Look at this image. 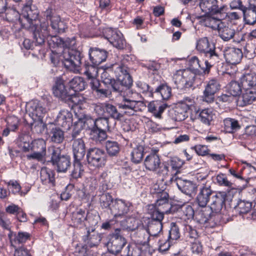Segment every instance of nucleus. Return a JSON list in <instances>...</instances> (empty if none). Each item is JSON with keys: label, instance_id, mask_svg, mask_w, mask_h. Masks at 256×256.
<instances>
[{"label": "nucleus", "instance_id": "1", "mask_svg": "<svg viewBox=\"0 0 256 256\" xmlns=\"http://www.w3.org/2000/svg\"><path fill=\"white\" fill-rule=\"evenodd\" d=\"M76 44L74 37L72 38H66L63 39L62 47L64 48L60 54V59L64 67L74 73L80 72L82 64V55L81 52L74 48Z\"/></svg>", "mask_w": 256, "mask_h": 256}, {"label": "nucleus", "instance_id": "2", "mask_svg": "<svg viewBox=\"0 0 256 256\" xmlns=\"http://www.w3.org/2000/svg\"><path fill=\"white\" fill-rule=\"evenodd\" d=\"M122 96L121 102L118 104V107L123 110L124 112L128 116L134 115V114L141 110L143 102L141 100L140 94L136 92H133L130 88L123 92H116Z\"/></svg>", "mask_w": 256, "mask_h": 256}, {"label": "nucleus", "instance_id": "3", "mask_svg": "<svg viewBox=\"0 0 256 256\" xmlns=\"http://www.w3.org/2000/svg\"><path fill=\"white\" fill-rule=\"evenodd\" d=\"M172 80L178 88H189L198 86L202 82L199 76L189 69L176 70L174 74Z\"/></svg>", "mask_w": 256, "mask_h": 256}, {"label": "nucleus", "instance_id": "4", "mask_svg": "<svg viewBox=\"0 0 256 256\" xmlns=\"http://www.w3.org/2000/svg\"><path fill=\"white\" fill-rule=\"evenodd\" d=\"M52 91L54 96L65 102H71L75 104H78L79 98L72 92L70 88H66L62 76H57L54 78Z\"/></svg>", "mask_w": 256, "mask_h": 256}, {"label": "nucleus", "instance_id": "5", "mask_svg": "<svg viewBox=\"0 0 256 256\" xmlns=\"http://www.w3.org/2000/svg\"><path fill=\"white\" fill-rule=\"evenodd\" d=\"M112 68L116 77V80L114 84V92H123L130 88L132 79L128 72L127 67L122 64H114Z\"/></svg>", "mask_w": 256, "mask_h": 256}, {"label": "nucleus", "instance_id": "6", "mask_svg": "<svg viewBox=\"0 0 256 256\" xmlns=\"http://www.w3.org/2000/svg\"><path fill=\"white\" fill-rule=\"evenodd\" d=\"M196 48L200 52L204 53L208 58L204 61V70L207 72L219 59L218 55L216 52L215 46L209 42L207 37H204L198 40Z\"/></svg>", "mask_w": 256, "mask_h": 256}, {"label": "nucleus", "instance_id": "7", "mask_svg": "<svg viewBox=\"0 0 256 256\" xmlns=\"http://www.w3.org/2000/svg\"><path fill=\"white\" fill-rule=\"evenodd\" d=\"M108 120L107 117L100 116L96 120L91 118H86V122L93 124L90 128L91 133L94 134L99 141L104 140L106 137V132L109 130Z\"/></svg>", "mask_w": 256, "mask_h": 256}, {"label": "nucleus", "instance_id": "8", "mask_svg": "<svg viewBox=\"0 0 256 256\" xmlns=\"http://www.w3.org/2000/svg\"><path fill=\"white\" fill-rule=\"evenodd\" d=\"M158 150H154V153L146 156L144 159V164L148 170L156 172L158 176L164 178L168 174V167L166 164L161 166L160 160L156 154Z\"/></svg>", "mask_w": 256, "mask_h": 256}, {"label": "nucleus", "instance_id": "9", "mask_svg": "<svg viewBox=\"0 0 256 256\" xmlns=\"http://www.w3.org/2000/svg\"><path fill=\"white\" fill-rule=\"evenodd\" d=\"M48 156L53 164H56L58 172H66L70 167V158L68 156L61 155L60 150L58 148L54 146L49 147L48 149Z\"/></svg>", "mask_w": 256, "mask_h": 256}, {"label": "nucleus", "instance_id": "10", "mask_svg": "<svg viewBox=\"0 0 256 256\" xmlns=\"http://www.w3.org/2000/svg\"><path fill=\"white\" fill-rule=\"evenodd\" d=\"M94 112L100 116L110 117L116 120H120L123 114L119 112L114 106L106 102L92 104Z\"/></svg>", "mask_w": 256, "mask_h": 256}, {"label": "nucleus", "instance_id": "11", "mask_svg": "<svg viewBox=\"0 0 256 256\" xmlns=\"http://www.w3.org/2000/svg\"><path fill=\"white\" fill-rule=\"evenodd\" d=\"M150 220L148 222V232L150 238H156L159 236L162 232V221L164 218V216L158 211L150 212Z\"/></svg>", "mask_w": 256, "mask_h": 256}, {"label": "nucleus", "instance_id": "12", "mask_svg": "<svg viewBox=\"0 0 256 256\" xmlns=\"http://www.w3.org/2000/svg\"><path fill=\"white\" fill-rule=\"evenodd\" d=\"M104 152L98 148H90L86 158L90 166L94 168H100L104 166L106 159Z\"/></svg>", "mask_w": 256, "mask_h": 256}, {"label": "nucleus", "instance_id": "13", "mask_svg": "<svg viewBox=\"0 0 256 256\" xmlns=\"http://www.w3.org/2000/svg\"><path fill=\"white\" fill-rule=\"evenodd\" d=\"M103 35L114 46L119 50L124 48L126 42L120 31L111 28H106L104 30Z\"/></svg>", "mask_w": 256, "mask_h": 256}, {"label": "nucleus", "instance_id": "14", "mask_svg": "<svg viewBox=\"0 0 256 256\" xmlns=\"http://www.w3.org/2000/svg\"><path fill=\"white\" fill-rule=\"evenodd\" d=\"M120 232V229L116 228L110 241L108 242V250L112 254L119 253L126 244V240L121 236Z\"/></svg>", "mask_w": 256, "mask_h": 256}, {"label": "nucleus", "instance_id": "15", "mask_svg": "<svg viewBox=\"0 0 256 256\" xmlns=\"http://www.w3.org/2000/svg\"><path fill=\"white\" fill-rule=\"evenodd\" d=\"M26 110L34 120L42 119L46 113V108L42 102L38 100L29 102L26 105Z\"/></svg>", "mask_w": 256, "mask_h": 256}, {"label": "nucleus", "instance_id": "16", "mask_svg": "<svg viewBox=\"0 0 256 256\" xmlns=\"http://www.w3.org/2000/svg\"><path fill=\"white\" fill-rule=\"evenodd\" d=\"M214 194V192L212 189L208 184H202L200 185L196 198L198 206L201 207H205Z\"/></svg>", "mask_w": 256, "mask_h": 256}, {"label": "nucleus", "instance_id": "17", "mask_svg": "<svg viewBox=\"0 0 256 256\" xmlns=\"http://www.w3.org/2000/svg\"><path fill=\"white\" fill-rule=\"evenodd\" d=\"M220 16L215 17L214 14H204L198 17L200 19V22L202 25L209 27L214 30H218L223 22L222 21V13Z\"/></svg>", "mask_w": 256, "mask_h": 256}, {"label": "nucleus", "instance_id": "18", "mask_svg": "<svg viewBox=\"0 0 256 256\" xmlns=\"http://www.w3.org/2000/svg\"><path fill=\"white\" fill-rule=\"evenodd\" d=\"M34 25L32 27V30L33 31V37L36 42L38 44H42L44 43L46 36H48L49 34L48 30V27L47 22H42L40 26L35 23Z\"/></svg>", "mask_w": 256, "mask_h": 256}, {"label": "nucleus", "instance_id": "19", "mask_svg": "<svg viewBox=\"0 0 256 256\" xmlns=\"http://www.w3.org/2000/svg\"><path fill=\"white\" fill-rule=\"evenodd\" d=\"M130 203L121 199H116L110 207V212L114 217L121 216L129 211Z\"/></svg>", "mask_w": 256, "mask_h": 256}, {"label": "nucleus", "instance_id": "20", "mask_svg": "<svg viewBox=\"0 0 256 256\" xmlns=\"http://www.w3.org/2000/svg\"><path fill=\"white\" fill-rule=\"evenodd\" d=\"M227 194L226 192H215L211 197L210 209L212 212H220L225 204Z\"/></svg>", "mask_w": 256, "mask_h": 256}, {"label": "nucleus", "instance_id": "21", "mask_svg": "<svg viewBox=\"0 0 256 256\" xmlns=\"http://www.w3.org/2000/svg\"><path fill=\"white\" fill-rule=\"evenodd\" d=\"M217 3V0H200L199 6L204 14H220L224 8H219Z\"/></svg>", "mask_w": 256, "mask_h": 256}, {"label": "nucleus", "instance_id": "22", "mask_svg": "<svg viewBox=\"0 0 256 256\" xmlns=\"http://www.w3.org/2000/svg\"><path fill=\"white\" fill-rule=\"evenodd\" d=\"M220 85L218 81L214 78L210 80L206 84L204 92V100L208 102L214 100V94L219 90Z\"/></svg>", "mask_w": 256, "mask_h": 256}, {"label": "nucleus", "instance_id": "23", "mask_svg": "<svg viewBox=\"0 0 256 256\" xmlns=\"http://www.w3.org/2000/svg\"><path fill=\"white\" fill-rule=\"evenodd\" d=\"M224 56L228 63L236 64L240 62L242 58V53L239 48H228L224 51Z\"/></svg>", "mask_w": 256, "mask_h": 256}, {"label": "nucleus", "instance_id": "24", "mask_svg": "<svg viewBox=\"0 0 256 256\" xmlns=\"http://www.w3.org/2000/svg\"><path fill=\"white\" fill-rule=\"evenodd\" d=\"M89 56L92 63L98 66L106 60L108 52L104 50L92 48L89 50Z\"/></svg>", "mask_w": 256, "mask_h": 256}, {"label": "nucleus", "instance_id": "25", "mask_svg": "<svg viewBox=\"0 0 256 256\" xmlns=\"http://www.w3.org/2000/svg\"><path fill=\"white\" fill-rule=\"evenodd\" d=\"M72 150L75 160H82L86 154V146L82 138L72 140Z\"/></svg>", "mask_w": 256, "mask_h": 256}, {"label": "nucleus", "instance_id": "26", "mask_svg": "<svg viewBox=\"0 0 256 256\" xmlns=\"http://www.w3.org/2000/svg\"><path fill=\"white\" fill-rule=\"evenodd\" d=\"M168 106L160 101H152L148 106V111L156 118L160 119L162 114Z\"/></svg>", "mask_w": 256, "mask_h": 256}, {"label": "nucleus", "instance_id": "27", "mask_svg": "<svg viewBox=\"0 0 256 256\" xmlns=\"http://www.w3.org/2000/svg\"><path fill=\"white\" fill-rule=\"evenodd\" d=\"M72 121V114L67 110H61L56 117L57 124L62 127L69 128Z\"/></svg>", "mask_w": 256, "mask_h": 256}, {"label": "nucleus", "instance_id": "28", "mask_svg": "<svg viewBox=\"0 0 256 256\" xmlns=\"http://www.w3.org/2000/svg\"><path fill=\"white\" fill-rule=\"evenodd\" d=\"M8 238L11 246L16 248L18 244L24 243L30 238V234L26 232H19L18 234L10 231Z\"/></svg>", "mask_w": 256, "mask_h": 256}, {"label": "nucleus", "instance_id": "29", "mask_svg": "<svg viewBox=\"0 0 256 256\" xmlns=\"http://www.w3.org/2000/svg\"><path fill=\"white\" fill-rule=\"evenodd\" d=\"M242 88L248 90L256 86V72H250L244 74L240 78Z\"/></svg>", "mask_w": 256, "mask_h": 256}, {"label": "nucleus", "instance_id": "30", "mask_svg": "<svg viewBox=\"0 0 256 256\" xmlns=\"http://www.w3.org/2000/svg\"><path fill=\"white\" fill-rule=\"evenodd\" d=\"M176 184L178 189L186 195L192 196L196 193V184L190 181L180 180L177 181Z\"/></svg>", "mask_w": 256, "mask_h": 256}, {"label": "nucleus", "instance_id": "31", "mask_svg": "<svg viewBox=\"0 0 256 256\" xmlns=\"http://www.w3.org/2000/svg\"><path fill=\"white\" fill-rule=\"evenodd\" d=\"M171 205L168 202V200H157L156 202V206L153 205L149 206L150 212L158 211L162 214H169L171 212Z\"/></svg>", "mask_w": 256, "mask_h": 256}, {"label": "nucleus", "instance_id": "32", "mask_svg": "<svg viewBox=\"0 0 256 256\" xmlns=\"http://www.w3.org/2000/svg\"><path fill=\"white\" fill-rule=\"evenodd\" d=\"M38 14V10L34 6L33 8L31 6H26L22 10V16L30 24H33V22L36 21Z\"/></svg>", "mask_w": 256, "mask_h": 256}, {"label": "nucleus", "instance_id": "33", "mask_svg": "<svg viewBox=\"0 0 256 256\" xmlns=\"http://www.w3.org/2000/svg\"><path fill=\"white\" fill-rule=\"evenodd\" d=\"M40 178L44 184L52 186L54 185V172L50 169L42 168L40 172Z\"/></svg>", "mask_w": 256, "mask_h": 256}, {"label": "nucleus", "instance_id": "34", "mask_svg": "<svg viewBox=\"0 0 256 256\" xmlns=\"http://www.w3.org/2000/svg\"><path fill=\"white\" fill-rule=\"evenodd\" d=\"M71 220L74 227L82 228L85 225L86 214L84 210L78 209L72 213Z\"/></svg>", "mask_w": 256, "mask_h": 256}, {"label": "nucleus", "instance_id": "35", "mask_svg": "<svg viewBox=\"0 0 256 256\" xmlns=\"http://www.w3.org/2000/svg\"><path fill=\"white\" fill-rule=\"evenodd\" d=\"M218 36L224 41L228 42L232 38L235 34L234 29L223 22L218 30Z\"/></svg>", "mask_w": 256, "mask_h": 256}, {"label": "nucleus", "instance_id": "36", "mask_svg": "<svg viewBox=\"0 0 256 256\" xmlns=\"http://www.w3.org/2000/svg\"><path fill=\"white\" fill-rule=\"evenodd\" d=\"M188 110L178 105L175 108H172L169 111V115L175 121H182L188 116Z\"/></svg>", "mask_w": 256, "mask_h": 256}, {"label": "nucleus", "instance_id": "37", "mask_svg": "<svg viewBox=\"0 0 256 256\" xmlns=\"http://www.w3.org/2000/svg\"><path fill=\"white\" fill-rule=\"evenodd\" d=\"M214 114L210 108H205L200 111L198 120L206 126H210L214 120Z\"/></svg>", "mask_w": 256, "mask_h": 256}, {"label": "nucleus", "instance_id": "38", "mask_svg": "<svg viewBox=\"0 0 256 256\" xmlns=\"http://www.w3.org/2000/svg\"><path fill=\"white\" fill-rule=\"evenodd\" d=\"M86 246L90 248L97 246L100 241V236L99 234L92 230V232L88 231L86 236L84 238Z\"/></svg>", "mask_w": 256, "mask_h": 256}, {"label": "nucleus", "instance_id": "39", "mask_svg": "<svg viewBox=\"0 0 256 256\" xmlns=\"http://www.w3.org/2000/svg\"><path fill=\"white\" fill-rule=\"evenodd\" d=\"M246 23L250 25H254L256 23V8H252L249 5L242 12Z\"/></svg>", "mask_w": 256, "mask_h": 256}, {"label": "nucleus", "instance_id": "40", "mask_svg": "<svg viewBox=\"0 0 256 256\" xmlns=\"http://www.w3.org/2000/svg\"><path fill=\"white\" fill-rule=\"evenodd\" d=\"M70 88L74 92L82 91L85 89L86 83L83 78L75 76L69 82Z\"/></svg>", "mask_w": 256, "mask_h": 256}, {"label": "nucleus", "instance_id": "41", "mask_svg": "<svg viewBox=\"0 0 256 256\" xmlns=\"http://www.w3.org/2000/svg\"><path fill=\"white\" fill-rule=\"evenodd\" d=\"M86 126H87V128H90V126L88 125L87 122H86V118L84 119H80L74 123L72 133V140L78 138L77 137L80 134V132L86 128Z\"/></svg>", "mask_w": 256, "mask_h": 256}, {"label": "nucleus", "instance_id": "42", "mask_svg": "<svg viewBox=\"0 0 256 256\" xmlns=\"http://www.w3.org/2000/svg\"><path fill=\"white\" fill-rule=\"evenodd\" d=\"M50 138L53 142L60 144L64 138V132L59 128H52L50 132Z\"/></svg>", "mask_w": 256, "mask_h": 256}, {"label": "nucleus", "instance_id": "43", "mask_svg": "<svg viewBox=\"0 0 256 256\" xmlns=\"http://www.w3.org/2000/svg\"><path fill=\"white\" fill-rule=\"evenodd\" d=\"M51 26L57 32H64L66 28L64 23L60 20V16L56 15L52 16V18L50 20Z\"/></svg>", "mask_w": 256, "mask_h": 256}, {"label": "nucleus", "instance_id": "44", "mask_svg": "<svg viewBox=\"0 0 256 256\" xmlns=\"http://www.w3.org/2000/svg\"><path fill=\"white\" fill-rule=\"evenodd\" d=\"M224 124L226 130L230 133L233 132L240 129V126L237 120L228 118L224 120Z\"/></svg>", "mask_w": 256, "mask_h": 256}, {"label": "nucleus", "instance_id": "45", "mask_svg": "<svg viewBox=\"0 0 256 256\" xmlns=\"http://www.w3.org/2000/svg\"><path fill=\"white\" fill-rule=\"evenodd\" d=\"M112 74V72L110 68H108L105 69L101 74V78L104 84L111 86L114 92V84L116 82V80L111 76Z\"/></svg>", "mask_w": 256, "mask_h": 256}, {"label": "nucleus", "instance_id": "46", "mask_svg": "<svg viewBox=\"0 0 256 256\" xmlns=\"http://www.w3.org/2000/svg\"><path fill=\"white\" fill-rule=\"evenodd\" d=\"M138 220L134 218L129 217L122 221L121 226L123 229L133 231L138 227Z\"/></svg>", "mask_w": 256, "mask_h": 256}, {"label": "nucleus", "instance_id": "47", "mask_svg": "<svg viewBox=\"0 0 256 256\" xmlns=\"http://www.w3.org/2000/svg\"><path fill=\"white\" fill-rule=\"evenodd\" d=\"M160 94L163 100L168 99L172 94L171 88L166 84H161L154 92V94Z\"/></svg>", "mask_w": 256, "mask_h": 256}, {"label": "nucleus", "instance_id": "48", "mask_svg": "<svg viewBox=\"0 0 256 256\" xmlns=\"http://www.w3.org/2000/svg\"><path fill=\"white\" fill-rule=\"evenodd\" d=\"M106 148L108 154L110 156H115L119 152V144L116 141L108 140L106 142Z\"/></svg>", "mask_w": 256, "mask_h": 256}, {"label": "nucleus", "instance_id": "49", "mask_svg": "<svg viewBox=\"0 0 256 256\" xmlns=\"http://www.w3.org/2000/svg\"><path fill=\"white\" fill-rule=\"evenodd\" d=\"M6 184L9 190L14 194H19L22 196H24L29 190H28L26 192L20 191L21 186L16 180H10L6 182Z\"/></svg>", "mask_w": 256, "mask_h": 256}, {"label": "nucleus", "instance_id": "50", "mask_svg": "<svg viewBox=\"0 0 256 256\" xmlns=\"http://www.w3.org/2000/svg\"><path fill=\"white\" fill-rule=\"evenodd\" d=\"M190 66L192 70H198L200 69L204 74H208L210 68L206 72L204 70L206 65L204 62H202L197 57L193 56L190 60Z\"/></svg>", "mask_w": 256, "mask_h": 256}, {"label": "nucleus", "instance_id": "51", "mask_svg": "<svg viewBox=\"0 0 256 256\" xmlns=\"http://www.w3.org/2000/svg\"><path fill=\"white\" fill-rule=\"evenodd\" d=\"M136 85L140 92L145 94L148 97L152 98L154 96L153 90L146 83L138 81L136 82Z\"/></svg>", "mask_w": 256, "mask_h": 256}, {"label": "nucleus", "instance_id": "52", "mask_svg": "<svg viewBox=\"0 0 256 256\" xmlns=\"http://www.w3.org/2000/svg\"><path fill=\"white\" fill-rule=\"evenodd\" d=\"M242 88L240 82H231L228 86V93L232 96H238L240 94Z\"/></svg>", "mask_w": 256, "mask_h": 256}, {"label": "nucleus", "instance_id": "53", "mask_svg": "<svg viewBox=\"0 0 256 256\" xmlns=\"http://www.w3.org/2000/svg\"><path fill=\"white\" fill-rule=\"evenodd\" d=\"M144 148L142 146H138L134 148L132 153V160L136 164L141 162L144 156Z\"/></svg>", "mask_w": 256, "mask_h": 256}, {"label": "nucleus", "instance_id": "54", "mask_svg": "<svg viewBox=\"0 0 256 256\" xmlns=\"http://www.w3.org/2000/svg\"><path fill=\"white\" fill-rule=\"evenodd\" d=\"M252 206V202L240 200L235 206V208L240 214H244L250 211Z\"/></svg>", "mask_w": 256, "mask_h": 256}, {"label": "nucleus", "instance_id": "55", "mask_svg": "<svg viewBox=\"0 0 256 256\" xmlns=\"http://www.w3.org/2000/svg\"><path fill=\"white\" fill-rule=\"evenodd\" d=\"M100 202L102 208H109L114 202L112 196L108 193L102 194L100 198Z\"/></svg>", "mask_w": 256, "mask_h": 256}, {"label": "nucleus", "instance_id": "56", "mask_svg": "<svg viewBox=\"0 0 256 256\" xmlns=\"http://www.w3.org/2000/svg\"><path fill=\"white\" fill-rule=\"evenodd\" d=\"M32 150L46 152V142L42 138L34 140L32 143Z\"/></svg>", "mask_w": 256, "mask_h": 256}, {"label": "nucleus", "instance_id": "57", "mask_svg": "<svg viewBox=\"0 0 256 256\" xmlns=\"http://www.w3.org/2000/svg\"><path fill=\"white\" fill-rule=\"evenodd\" d=\"M80 160H75L74 162V168L72 172V176L74 178H78L81 177L84 172L82 166L80 162Z\"/></svg>", "mask_w": 256, "mask_h": 256}, {"label": "nucleus", "instance_id": "58", "mask_svg": "<svg viewBox=\"0 0 256 256\" xmlns=\"http://www.w3.org/2000/svg\"><path fill=\"white\" fill-rule=\"evenodd\" d=\"M84 74L88 79L96 78L98 75V68L92 65L86 64L84 66Z\"/></svg>", "mask_w": 256, "mask_h": 256}, {"label": "nucleus", "instance_id": "59", "mask_svg": "<svg viewBox=\"0 0 256 256\" xmlns=\"http://www.w3.org/2000/svg\"><path fill=\"white\" fill-rule=\"evenodd\" d=\"M46 127V124L42 122V119L34 120V122L31 124L32 130L36 134L42 133Z\"/></svg>", "mask_w": 256, "mask_h": 256}, {"label": "nucleus", "instance_id": "60", "mask_svg": "<svg viewBox=\"0 0 256 256\" xmlns=\"http://www.w3.org/2000/svg\"><path fill=\"white\" fill-rule=\"evenodd\" d=\"M6 13V18L9 21L16 20L19 16L18 12L14 8H11L8 5L4 12Z\"/></svg>", "mask_w": 256, "mask_h": 256}, {"label": "nucleus", "instance_id": "61", "mask_svg": "<svg viewBox=\"0 0 256 256\" xmlns=\"http://www.w3.org/2000/svg\"><path fill=\"white\" fill-rule=\"evenodd\" d=\"M242 101L246 104L256 102V91H248L242 94Z\"/></svg>", "mask_w": 256, "mask_h": 256}, {"label": "nucleus", "instance_id": "62", "mask_svg": "<svg viewBox=\"0 0 256 256\" xmlns=\"http://www.w3.org/2000/svg\"><path fill=\"white\" fill-rule=\"evenodd\" d=\"M34 152L28 154L26 156V158L28 160H36L38 161H40L43 160L44 158H50V156H48V153L46 154V152H37V151H33Z\"/></svg>", "mask_w": 256, "mask_h": 256}, {"label": "nucleus", "instance_id": "63", "mask_svg": "<svg viewBox=\"0 0 256 256\" xmlns=\"http://www.w3.org/2000/svg\"><path fill=\"white\" fill-rule=\"evenodd\" d=\"M180 212L184 214L182 216H184L183 218L184 219H190L193 218L194 215V210L192 206L188 204L182 206L179 211V212Z\"/></svg>", "mask_w": 256, "mask_h": 256}, {"label": "nucleus", "instance_id": "64", "mask_svg": "<svg viewBox=\"0 0 256 256\" xmlns=\"http://www.w3.org/2000/svg\"><path fill=\"white\" fill-rule=\"evenodd\" d=\"M180 234L178 227L174 223H172L170 229L169 231L168 238L173 242L180 238Z\"/></svg>", "mask_w": 256, "mask_h": 256}]
</instances>
